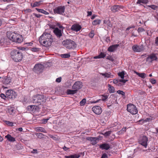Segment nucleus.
I'll return each mask as SVG.
<instances>
[{"mask_svg":"<svg viewBox=\"0 0 158 158\" xmlns=\"http://www.w3.org/2000/svg\"><path fill=\"white\" fill-rule=\"evenodd\" d=\"M52 35L49 33H44L39 39L40 44L44 46L48 47L51 46L53 41Z\"/></svg>","mask_w":158,"mask_h":158,"instance_id":"f257e3e1","label":"nucleus"},{"mask_svg":"<svg viewBox=\"0 0 158 158\" xmlns=\"http://www.w3.org/2000/svg\"><path fill=\"white\" fill-rule=\"evenodd\" d=\"M7 35L8 38L14 42L20 43L23 41V38L22 36L15 31H7Z\"/></svg>","mask_w":158,"mask_h":158,"instance_id":"f03ea898","label":"nucleus"},{"mask_svg":"<svg viewBox=\"0 0 158 158\" xmlns=\"http://www.w3.org/2000/svg\"><path fill=\"white\" fill-rule=\"evenodd\" d=\"M11 57L16 62L21 61L23 59V55L21 51L19 49H13L10 52Z\"/></svg>","mask_w":158,"mask_h":158,"instance_id":"7ed1b4c3","label":"nucleus"},{"mask_svg":"<svg viewBox=\"0 0 158 158\" xmlns=\"http://www.w3.org/2000/svg\"><path fill=\"white\" fill-rule=\"evenodd\" d=\"M63 45L68 49H74L76 47L75 42L71 40H66L62 42Z\"/></svg>","mask_w":158,"mask_h":158,"instance_id":"20e7f679","label":"nucleus"},{"mask_svg":"<svg viewBox=\"0 0 158 158\" xmlns=\"http://www.w3.org/2000/svg\"><path fill=\"white\" fill-rule=\"evenodd\" d=\"M45 100L44 96L37 94L33 97L31 102L33 103L37 104V105H40L41 102H44Z\"/></svg>","mask_w":158,"mask_h":158,"instance_id":"39448f33","label":"nucleus"},{"mask_svg":"<svg viewBox=\"0 0 158 158\" xmlns=\"http://www.w3.org/2000/svg\"><path fill=\"white\" fill-rule=\"evenodd\" d=\"M127 110L133 114H136L137 113L138 111L135 106L132 104H130L127 105Z\"/></svg>","mask_w":158,"mask_h":158,"instance_id":"423d86ee","label":"nucleus"},{"mask_svg":"<svg viewBox=\"0 0 158 158\" xmlns=\"http://www.w3.org/2000/svg\"><path fill=\"white\" fill-rule=\"evenodd\" d=\"M65 9L64 6H59L55 7L53 9L54 13L55 14L63 15Z\"/></svg>","mask_w":158,"mask_h":158,"instance_id":"0eeeda50","label":"nucleus"},{"mask_svg":"<svg viewBox=\"0 0 158 158\" xmlns=\"http://www.w3.org/2000/svg\"><path fill=\"white\" fill-rule=\"evenodd\" d=\"M6 95L10 99H14L17 96L16 92L12 90H8L6 92Z\"/></svg>","mask_w":158,"mask_h":158,"instance_id":"6e6552de","label":"nucleus"},{"mask_svg":"<svg viewBox=\"0 0 158 158\" xmlns=\"http://www.w3.org/2000/svg\"><path fill=\"white\" fill-rule=\"evenodd\" d=\"M148 138L146 136H143L140 138L139 142L140 144L144 147L145 148H146L148 145Z\"/></svg>","mask_w":158,"mask_h":158,"instance_id":"1a4fd4ad","label":"nucleus"},{"mask_svg":"<svg viewBox=\"0 0 158 158\" xmlns=\"http://www.w3.org/2000/svg\"><path fill=\"white\" fill-rule=\"evenodd\" d=\"M157 57L155 54H152L149 55L146 59V61L149 64H151L154 61L156 60Z\"/></svg>","mask_w":158,"mask_h":158,"instance_id":"9d476101","label":"nucleus"},{"mask_svg":"<svg viewBox=\"0 0 158 158\" xmlns=\"http://www.w3.org/2000/svg\"><path fill=\"white\" fill-rule=\"evenodd\" d=\"M132 50L135 52H140L143 51L144 48L143 45H134L132 47Z\"/></svg>","mask_w":158,"mask_h":158,"instance_id":"9b49d317","label":"nucleus"},{"mask_svg":"<svg viewBox=\"0 0 158 158\" xmlns=\"http://www.w3.org/2000/svg\"><path fill=\"white\" fill-rule=\"evenodd\" d=\"M83 85L81 82L80 81H77L75 82L73 84L72 88L73 89H75L77 92L78 90L82 87Z\"/></svg>","mask_w":158,"mask_h":158,"instance_id":"f8f14e48","label":"nucleus"},{"mask_svg":"<svg viewBox=\"0 0 158 158\" xmlns=\"http://www.w3.org/2000/svg\"><path fill=\"white\" fill-rule=\"evenodd\" d=\"M99 136L97 137H87L86 139L90 141L93 145L97 144V141H99Z\"/></svg>","mask_w":158,"mask_h":158,"instance_id":"ddd939ff","label":"nucleus"},{"mask_svg":"<svg viewBox=\"0 0 158 158\" xmlns=\"http://www.w3.org/2000/svg\"><path fill=\"white\" fill-rule=\"evenodd\" d=\"M92 110L94 113L98 115L100 114L102 112L101 107L99 106H94L92 108Z\"/></svg>","mask_w":158,"mask_h":158,"instance_id":"4468645a","label":"nucleus"},{"mask_svg":"<svg viewBox=\"0 0 158 158\" xmlns=\"http://www.w3.org/2000/svg\"><path fill=\"white\" fill-rule=\"evenodd\" d=\"M44 66L40 64H37L35 65L33 68V70L36 72H40L43 70Z\"/></svg>","mask_w":158,"mask_h":158,"instance_id":"2eb2a0df","label":"nucleus"},{"mask_svg":"<svg viewBox=\"0 0 158 158\" xmlns=\"http://www.w3.org/2000/svg\"><path fill=\"white\" fill-rule=\"evenodd\" d=\"M0 81L6 84H9L11 81V78L10 77H2Z\"/></svg>","mask_w":158,"mask_h":158,"instance_id":"dca6fc26","label":"nucleus"},{"mask_svg":"<svg viewBox=\"0 0 158 158\" xmlns=\"http://www.w3.org/2000/svg\"><path fill=\"white\" fill-rule=\"evenodd\" d=\"M71 28L72 30L77 32L81 29V27L79 24H74L72 25Z\"/></svg>","mask_w":158,"mask_h":158,"instance_id":"f3484780","label":"nucleus"},{"mask_svg":"<svg viewBox=\"0 0 158 158\" xmlns=\"http://www.w3.org/2000/svg\"><path fill=\"white\" fill-rule=\"evenodd\" d=\"M119 46V44H116L113 45L109 47L108 48V51L110 52H114L117 49V48Z\"/></svg>","mask_w":158,"mask_h":158,"instance_id":"a211bd4d","label":"nucleus"},{"mask_svg":"<svg viewBox=\"0 0 158 158\" xmlns=\"http://www.w3.org/2000/svg\"><path fill=\"white\" fill-rule=\"evenodd\" d=\"M99 148L102 150H108L110 148V146L109 144L104 143L101 144Z\"/></svg>","mask_w":158,"mask_h":158,"instance_id":"6ab92c4d","label":"nucleus"},{"mask_svg":"<svg viewBox=\"0 0 158 158\" xmlns=\"http://www.w3.org/2000/svg\"><path fill=\"white\" fill-rule=\"evenodd\" d=\"M100 75L103 76L104 78H112L114 77V75L111 74V73L108 72L104 73H100Z\"/></svg>","mask_w":158,"mask_h":158,"instance_id":"aec40b11","label":"nucleus"},{"mask_svg":"<svg viewBox=\"0 0 158 158\" xmlns=\"http://www.w3.org/2000/svg\"><path fill=\"white\" fill-rule=\"evenodd\" d=\"M53 32L58 37H60L62 35L61 30L57 28H56L55 29H54Z\"/></svg>","mask_w":158,"mask_h":158,"instance_id":"412c9836","label":"nucleus"},{"mask_svg":"<svg viewBox=\"0 0 158 158\" xmlns=\"http://www.w3.org/2000/svg\"><path fill=\"white\" fill-rule=\"evenodd\" d=\"M8 111L10 114L13 115L16 112V109L15 107H10L8 108Z\"/></svg>","mask_w":158,"mask_h":158,"instance_id":"4be33fe9","label":"nucleus"},{"mask_svg":"<svg viewBox=\"0 0 158 158\" xmlns=\"http://www.w3.org/2000/svg\"><path fill=\"white\" fill-rule=\"evenodd\" d=\"M5 137L10 142H14L15 141V139L9 134L6 135Z\"/></svg>","mask_w":158,"mask_h":158,"instance_id":"5701e85b","label":"nucleus"},{"mask_svg":"<svg viewBox=\"0 0 158 158\" xmlns=\"http://www.w3.org/2000/svg\"><path fill=\"white\" fill-rule=\"evenodd\" d=\"M120 6L115 5L113 6L111 8V10L113 12H116L118 11L120 8Z\"/></svg>","mask_w":158,"mask_h":158,"instance_id":"b1692460","label":"nucleus"},{"mask_svg":"<svg viewBox=\"0 0 158 158\" xmlns=\"http://www.w3.org/2000/svg\"><path fill=\"white\" fill-rule=\"evenodd\" d=\"M77 91L75 89L71 90L68 89L66 91V93L67 94H74L77 93Z\"/></svg>","mask_w":158,"mask_h":158,"instance_id":"393cba45","label":"nucleus"},{"mask_svg":"<svg viewBox=\"0 0 158 158\" xmlns=\"http://www.w3.org/2000/svg\"><path fill=\"white\" fill-rule=\"evenodd\" d=\"M35 130L37 131L43 132L44 133H47L46 130L42 127H37L35 128Z\"/></svg>","mask_w":158,"mask_h":158,"instance_id":"a878e982","label":"nucleus"},{"mask_svg":"<svg viewBox=\"0 0 158 158\" xmlns=\"http://www.w3.org/2000/svg\"><path fill=\"white\" fill-rule=\"evenodd\" d=\"M104 24L106 25L107 27V28L111 27L112 26V25L110 23L109 20H104L103 21Z\"/></svg>","mask_w":158,"mask_h":158,"instance_id":"bb28decb","label":"nucleus"},{"mask_svg":"<svg viewBox=\"0 0 158 158\" xmlns=\"http://www.w3.org/2000/svg\"><path fill=\"white\" fill-rule=\"evenodd\" d=\"M80 156L79 154H75L69 156H65V158H79Z\"/></svg>","mask_w":158,"mask_h":158,"instance_id":"cd10ccee","label":"nucleus"},{"mask_svg":"<svg viewBox=\"0 0 158 158\" xmlns=\"http://www.w3.org/2000/svg\"><path fill=\"white\" fill-rule=\"evenodd\" d=\"M113 83L118 86H121L123 85L120 82L118 79H114L113 81Z\"/></svg>","mask_w":158,"mask_h":158,"instance_id":"c85d7f7f","label":"nucleus"},{"mask_svg":"<svg viewBox=\"0 0 158 158\" xmlns=\"http://www.w3.org/2000/svg\"><path fill=\"white\" fill-rule=\"evenodd\" d=\"M108 86L109 87L108 90L110 93H113L114 92V89L113 86H111L110 84H108Z\"/></svg>","mask_w":158,"mask_h":158,"instance_id":"c756f323","label":"nucleus"},{"mask_svg":"<svg viewBox=\"0 0 158 158\" xmlns=\"http://www.w3.org/2000/svg\"><path fill=\"white\" fill-rule=\"evenodd\" d=\"M136 73L139 77L142 78H144L146 76V74L144 73H139L138 72H136Z\"/></svg>","mask_w":158,"mask_h":158,"instance_id":"7c9ffc66","label":"nucleus"},{"mask_svg":"<svg viewBox=\"0 0 158 158\" xmlns=\"http://www.w3.org/2000/svg\"><path fill=\"white\" fill-rule=\"evenodd\" d=\"M101 23V20L100 19H96L94 20L92 23L94 25H96L99 24Z\"/></svg>","mask_w":158,"mask_h":158,"instance_id":"2f4dec72","label":"nucleus"},{"mask_svg":"<svg viewBox=\"0 0 158 158\" xmlns=\"http://www.w3.org/2000/svg\"><path fill=\"white\" fill-rule=\"evenodd\" d=\"M148 2V0H138L137 3L141 5V3L147 4Z\"/></svg>","mask_w":158,"mask_h":158,"instance_id":"473e14b6","label":"nucleus"},{"mask_svg":"<svg viewBox=\"0 0 158 158\" xmlns=\"http://www.w3.org/2000/svg\"><path fill=\"white\" fill-rule=\"evenodd\" d=\"M49 26L50 28L53 29H55V28H56V25L55 22L51 23H50L49 24Z\"/></svg>","mask_w":158,"mask_h":158,"instance_id":"72a5a7b5","label":"nucleus"},{"mask_svg":"<svg viewBox=\"0 0 158 158\" xmlns=\"http://www.w3.org/2000/svg\"><path fill=\"white\" fill-rule=\"evenodd\" d=\"M5 123L7 126L10 127H13L14 126L13 123L8 121H4Z\"/></svg>","mask_w":158,"mask_h":158,"instance_id":"f704fd0d","label":"nucleus"},{"mask_svg":"<svg viewBox=\"0 0 158 158\" xmlns=\"http://www.w3.org/2000/svg\"><path fill=\"white\" fill-rule=\"evenodd\" d=\"M40 2H34L33 4H31V6L33 7H35L36 6H39L40 5Z\"/></svg>","mask_w":158,"mask_h":158,"instance_id":"c9c22d12","label":"nucleus"},{"mask_svg":"<svg viewBox=\"0 0 158 158\" xmlns=\"http://www.w3.org/2000/svg\"><path fill=\"white\" fill-rule=\"evenodd\" d=\"M118 75L122 79H123L124 77V71H122L118 73Z\"/></svg>","mask_w":158,"mask_h":158,"instance_id":"e433bc0d","label":"nucleus"},{"mask_svg":"<svg viewBox=\"0 0 158 158\" xmlns=\"http://www.w3.org/2000/svg\"><path fill=\"white\" fill-rule=\"evenodd\" d=\"M61 57L63 58H68L70 57V55L69 54H61L60 55Z\"/></svg>","mask_w":158,"mask_h":158,"instance_id":"4c0bfd02","label":"nucleus"},{"mask_svg":"<svg viewBox=\"0 0 158 158\" xmlns=\"http://www.w3.org/2000/svg\"><path fill=\"white\" fill-rule=\"evenodd\" d=\"M102 100L103 101H106L108 98L109 95L108 94H104L102 95Z\"/></svg>","mask_w":158,"mask_h":158,"instance_id":"58836bf2","label":"nucleus"},{"mask_svg":"<svg viewBox=\"0 0 158 158\" xmlns=\"http://www.w3.org/2000/svg\"><path fill=\"white\" fill-rule=\"evenodd\" d=\"M89 36L91 38H93L94 35V31L92 30L89 34Z\"/></svg>","mask_w":158,"mask_h":158,"instance_id":"ea45409f","label":"nucleus"},{"mask_svg":"<svg viewBox=\"0 0 158 158\" xmlns=\"http://www.w3.org/2000/svg\"><path fill=\"white\" fill-rule=\"evenodd\" d=\"M86 102V99L84 98L80 102V105L81 106H83L84 105Z\"/></svg>","mask_w":158,"mask_h":158,"instance_id":"a19ab883","label":"nucleus"},{"mask_svg":"<svg viewBox=\"0 0 158 158\" xmlns=\"http://www.w3.org/2000/svg\"><path fill=\"white\" fill-rule=\"evenodd\" d=\"M148 6L151 8L152 9L155 10L157 8L158 6L154 5H148Z\"/></svg>","mask_w":158,"mask_h":158,"instance_id":"79ce46f5","label":"nucleus"},{"mask_svg":"<svg viewBox=\"0 0 158 158\" xmlns=\"http://www.w3.org/2000/svg\"><path fill=\"white\" fill-rule=\"evenodd\" d=\"M106 59L109 60L112 62H113L114 60V58L111 56H108L106 57Z\"/></svg>","mask_w":158,"mask_h":158,"instance_id":"37998d69","label":"nucleus"},{"mask_svg":"<svg viewBox=\"0 0 158 158\" xmlns=\"http://www.w3.org/2000/svg\"><path fill=\"white\" fill-rule=\"evenodd\" d=\"M111 131H108L104 133V135L106 137H107L109 136L111 134Z\"/></svg>","mask_w":158,"mask_h":158,"instance_id":"c03bdc74","label":"nucleus"},{"mask_svg":"<svg viewBox=\"0 0 158 158\" xmlns=\"http://www.w3.org/2000/svg\"><path fill=\"white\" fill-rule=\"evenodd\" d=\"M49 118H44L42 119L41 120L42 123L44 124L48 122V120L49 119Z\"/></svg>","mask_w":158,"mask_h":158,"instance_id":"a18cd8bd","label":"nucleus"},{"mask_svg":"<svg viewBox=\"0 0 158 158\" xmlns=\"http://www.w3.org/2000/svg\"><path fill=\"white\" fill-rule=\"evenodd\" d=\"M55 23L56 26L60 28H63V26L60 24V23L57 22H55Z\"/></svg>","mask_w":158,"mask_h":158,"instance_id":"49530a36","label":"nucleus"},{"mask_svg":"<svg viewBox=\"0 0 158 158\" xmlns=\"http://www.w3.org/2000/svg\"><path fill=\"white\" fill-rule=\"evenodd\" d=\"M117 93L119 94H121L123 95V96L125 95V94L124 92L123 91L120 90H118L117 91Z\"/></svg>","mask_w":158,"mask_h":158,"instance_id":"de8ad7c7","label":"nucleus"},{"mask_svg":"<svg viewBox=\"0 0 158 158\" xmlns=\"http://www.w3.org/2000/svg\"><path fill=\"white\" fill-rule=\"evenodd\" d=\"M99 56L101 58H104L106 56L105 54L103 52H101L100 54H99Z\"/></svg>","mask_w":158,"mask_h":158,"instance_id":"09e8293b","label":"nucleus"},{"mask_svg":"<svg viewBox=\"0 0 158 158\" xmlns=\"http://www.w3.org/2000/svg\"><path fill=\"white\" fill-rule=\"evenodd\" d=\"M38 108L37 105H30V109H33L36 110Z\"/></svg>","mask_w":158,"mask_h":158,"instance_id":"8fccbe9b","label":"nucleus"},{"mask_svg":"<svg viewBox=\"0 0 158 158\" xmlns=\"http://www.w3.org/2000/svg\"><path fill=\"white\" fill-rule=\"evenodd\" d=\"M145 30L144 28L142 27H139L138 29V31L139 32H141L144 31Z\"/></svg>","mask_w":158,"mask_h":158,"instance_id":"3c124183","label":"nucleus"},{"mask_svg":"<svg viewBox=\"0 0 158 158\" xmlns=\"http://www.w3.org/2000/svg\"><path fill=\"white\" fill-rule=\"evenodd\" d=\"M31 51L33 52H37L39 51V48H33L31 49Z\"/></svg>","mask_w":158,"mask_h":158,"instance_id":"603ef678","label":"nucleus"},{"mask_svg":"<svg viewBox=\"0 0 158 158\" xmlns=\"http://www.w3.org/2000/svg\"><path fill=\"white\" fill-rule=\"evenodd\" d=\"M31 153L33 154H37L38 153L37 150V149H33L32 151H31Z\"/></svg>","mask_w":158,"mask_h":158,"instance_id":"864d4df0","label":"nucleus"},{"mask_svg":"<svg viewBox=\"0 0 158 158\" xmlns=\"http://www.w3.org/2000/svg\"><path fill=\"white\" fill-rule=\"evenodd\" d=\"M150 81L152 84H155L156 82V80L154 79H150Z\"/></svg>","mask_w":158,"mask_h":158,"instance_id":"5fc2aeb1","label":"nucleus"},{"mask_svg":"<svg viewBox=\"0 0 158 158\" xmlns=\"http://www.w3.org/2000/svg\"><path fill=\"white\" fill-rule=\"evenodd\" d=\"M33 15L34 16H35L37 18H40L41 16H42L41 15H40V14H37L35 13H33Z\"/></svg>","mask_w":158,"mask_h":158,"instance_id":"6e6d98bb","label":"nucleus"},{"mask_svg":"<svg viewBox=\"0 0 158 158\" xmlns=\"http://www.w3.org/2000/svg\"><path fill=\"white\" fill-rule=\"evenodd\" d=\"M0 97L4 99H5V98H6V96L5 94L2 93L1 94Z\"/></svg>","mask_w":158,"mask_h":158,"instance_id":"4d7b16f0","label":"nucleus"},{"mask_svg":"<svg viewBox=\"0 0 158 158\" xmlns=\"http://www.w3.org/2000/svg\"><path fill=\"white\" fill-rule=\"evenodd\" d=\"M155 43L156 45L158 46V36L156 38Z\"/></svg>","mask_w":158,"mask_h":158,"instance_id":"13d9d810","label":"nucleus"},{"mask_svg":"<svg viewBox=\"0 0 158 158\" xmlns=\"http://www.w3.org/2000/svg\"><path fill=\"white\" fill-rule=\"evenodd\" d=\"M61 77H59L57 78L56 79V82L60 83L61 81Z\"/></svg>","mask_w":158,"mask_h":158,"instance_id":"bf43d9fd","label":"nucleus"},{"mask_svg":"<svg viewBox=\"0 0 158 158\" xmlns=\"http://www.w3.org/2000/svg\"><path fill=\"white\" fill-rule=\"evenodd\" d=\"M107 155L106 153H104L102 154L101 158H107Z\"/></svg>","mask_w":158,"mask_h":158,"instance_id":"052dcab7","label":"nucleus"},{"mask_svg":"<svg viewBox=\"0 0 158 158\" xmlns=\"http://www.w3.org/2000/svg\"><path fill=\"white\" fill-rule=\"evenodd\" d=\"M36 9L39 12L42 13L43 9H38V8H36Z\"/></svg>","mask_w":158,"mask_h":158,"instance_id":"680f3d73","label":"nucleus"},{"mask_svg":"<svg viewBox=\"0 0 158 158\" xmlns=\"http://www.w3.org/2000/svg\"><path fill=\"white\" fill-rule=\"evenodd\" d=\"M127 127H123L122 128L120 132H121V133L122 132H125L126 130Z\"/></svg>","mask_w":158,"mask_h":158,"instance_id":"e2e57ef3","label":"nucleus"},{"mask_svg":"<svg viewBox=\"0 0 158 158\" xmlns=\"http://www.w3.org/2000/svg\"><path fill=\"white\" fill-rule=\"evenodd\" d=\"M101 100L100 99H99L98 100H97V101H91L90 102V103H97V102H98L99 101H100Z\"/></svg>","mask_w":158,"mask_h":158,"instance_id":"0e129e2a","label":"nucleus"},{"mask_svg":"<svg viewBox=\"0 0 158 158\" xmlns=\"http://www.w3.org/2000/svg\"><path fill=\"white\" fill-rule=\"evenodd\" d=\"M42 13H43L45 15H48L49 14V13L44 10H43V12Z\"/></svg>","mask_w":158,"mask_h":158,"instance_id":"69168bd1","label":"nucleus"},{"mask_svg":"<svg viewBox=\"0 0 158 158\" xmlns=\"http://www.w3.org/2000/svg\"><path fill=\"white\" fill-rule=\"evenodd\" d=\"M87 14H88L87 16H90V15H92V12L91 11H88L87 12Z\"/></svg>","mask_w":158,"mask_h":158,"instance_id":"338daca9","label":"nucleus"},{"mask_svg":"<svg viewBox=\"0 0 158 158\" xmlns=\"http://www.w3.org/2000/svg\"><path fill=\"white\" fill-rule=\"evenodd\" d=\"M155 18L158 20V14H156L154 16Z\"/></svg>","mask_w":158,"mask_h":158,"instance_id":"774afa93","label":"nucleus"}]
</instances>
